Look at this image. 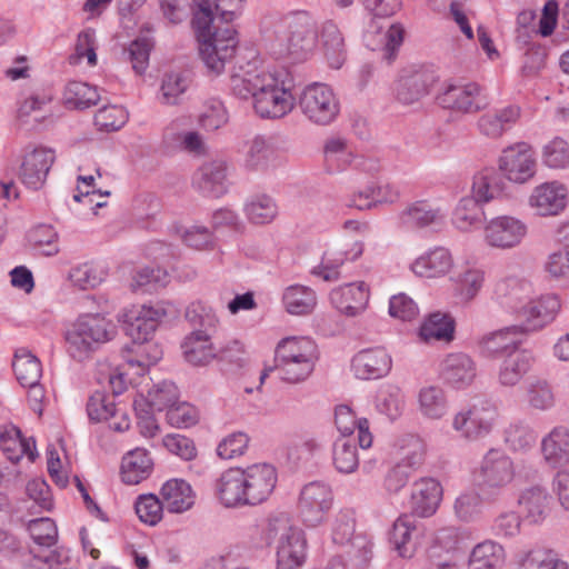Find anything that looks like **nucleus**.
<instances>
[{
	"label": "nucleus",
	"mask_w": 569,
	"mask_h": 569,
	"mask_svg": "<svg viewBox=\"0 0 569 569\" xmlns=\"http://www.w3.org/2000/svg\"><path fill=\"white\" fill-rule=\"evenodd\" d=\"M278 481L276 468L258 462L224 470L216 480V497L227 508L254 507L266 502Z\"/></svg>",
	"instance_id": "f257e3e1"
},
{
	"label": "nucleus",
	"mask_w": 569,
	"mask_h": 569,
	"mask_svg": "<svg viewBox=\"0 0 569 569\" xmlns=\"http://www.w3.org/2000/svg\"><path fill=\"white\" fill-rule=\"evenodd\" d=\"M213 20L211 1L194 6L192 26L199 41L200 57L210 72L220 74L226 62L233 58L238 40L237 32L230 27L212 32Z\"/></svg>",
	"instance_id": "f03ea898"
},
{
	"label": "nucleus",
	"mask_w": 569,
	"mask_h": 569,
	"mask_svg": "<svg viewBox=\"0 0 569 569\" xmlns=\"http://www.w3.org/2000/svg\"><path fill=\"white\" fill-rule=\"evenodd\" d=\"M319 359L316 342L308 337H286L274 349V365L264 370L260 377L264 381L269 371L277 372L278 378L296 385L306 381L315 370Z\"/></svg>",
	"instance_id": "7ed1b4c3"
},
{
	"label": "nucleus",
	"mask_w": 569,
	"mask_h": 569,
	"mask_svg": "<svg viewBox=\"0 0 569 569\" xmlns=\"http://www.w3.org/2000/svg\"><path fill=\"white\" fill-rule=\"evenodd\" d=\"M274 34L281 47L280 53L293 61L307 60L317 46L316 22L303 11L280 17L274 23Z\"/></svg>",
	"instance_id": "20e7f679"
},
{
	"label": "nucleus",
	"mask_w": 569,
	"mask_h": 569,
	"mask_svg": "<svg viewBox=\"0 0 569 569\" xmlns=\"http://www.w3.org/2000/svg\"><path fill=\"white\" fill-rule=\"evenodd\" d=\"M117 335L116 325L103 316L83 315L67 331V351L77 361H84Z\"/></svg>",
	"instance_id": "39448f33"
},
{
	"label": "nucleus",
	"mask_w": 569,
	"mask_h": 569,
	"mask_svg": "<svg viewBox=\"0 0 569 569\" xmlns=\"http://www.w3.org/2000/svg\"><path fill=\"white\" fill-rule=\"evenodd\" d=\"M267 538L274 540L277 569H301L307 558L305 532L290 522L286 513L268 519Z\"/></svg>",
	"instance_id": "423d86ee"
},
{
	"label": "nucleus",
	"mask_w": 569,
	"mask_h": 569,
	"mask_svg": "<svg viewBox=\"0 0 569 569\" xmlns=\"http://www.w3.org/2000/svg\"><path fill=\"white\" fill-rule=\"evenodd\" d=\"M292 88V79L284 70L270 71L253 100L257 114L264 119H280L290 113L296 102Z\"/></svg>",
	"instance_id": "0eeeda50"
},
{
	"label": "nucleus",
	"mask_w": 569,
	"mask_h": 569,
	"mask_svg": "<svg viewBox=\"0 0 569 569\" xmlns=\"http://www.w3.org/2000/svg\"><path fill=\"white\" fill-rule=\"evenodd\" d=\"M298 104L303 116L318 126L332 123L340 112V102L332 88L321 82L308 84L300 93Z\"/></svg>",
	"instance_id": "6e6552de"
},
{
	"label": "nucleus",
	"mask_w": 569,
	"mask_h": 569,
	"mask_svg": "<svg viewBox=\"0 0 569 569\" xmlns=\"http://www.w3.org/2000/svg\"><path fill=\"white\" fill-rule=\"evenodd\" d=\"M372 18L365 33L366 46L382 50L383 59L391 60V0H362Z\"/></svg>",
	"instance_id": "1a4fd4ad"
},
{
	"label": "nucleus",
	"mask_w": 569,
	"mask_h": 569,
	"mask_svg": "<svg viewBox=\"0 0 569 569\" xmlns=\"http://www.w3.org/2000/svg\"><path fill=\"white\" fill-rule=\"evenodd\" d=\"M333 503L331 488L320 481L306 485L300 492L299 515L307 527H317L325 521Z\"/></svg>",
	"instance_id": "9d476101"
},
{
	"label": "nucleus",
	"mask_w": 569,
	"mask_h": 569,
	"mask_svg": "<svg viewBox=\"0 0 569 569\" xmlns=\"http://www.w3.org/2000/svg\"><path fill=\"white\" fill-rule=\"evenodd\" d=\"M497 416V408L493 405L482 402L458 412L452 427L461 437L476 440L491 432Z\"/></svg>",
	"instance_id": "9b49d317"
},
{
	"label": "nucleus",
	"mask_w": 569,
	"mask_h": 569,
	"mask_svg": "<svg viewBox=\"0 0 569 569\" xmlns=\"http://www.w3.org/2000/svg\"><path fill=\"white\" fill-rule=\"evenodd\" d=\"M499 170L511 182L520 184L528 182L537 171L533 151L525 142L503 149L499 158Z\"/></svg>",
	"instance_id": "f8f14e48"
},
{
	"label": "nucleus",
	"mask_w": 569,
	"mask_h": 569,
	"mask_svg": "<svg viewBox=\"0 0 569 569\" xmlns=\"http://www.w3.org/2000/svg\"><path fill=\"white\" fill-rule=\"evenodd\" d=\"M439 77L431 68L409 66L400 70L397 80V99L411 104L429 93Z\"/></svg>",
	"instance_id": "ddd939ff"
},
{
	"label": "nucleus",
	"mask_w": 569,
	"mask_h": 569,
	"mask_svg": "<svg viewBox=\"0 0 569 569\" xmlns=\"http://www.w3.org/2000/svg\"><path fill=\"white\" fill-rule=\"evenodd\" d=\"M513 477L515 466L510 457L498 449H490L478 471L480 488L496 492L509 485Z\"/></svg>",
	"instance_id": "4468645a"
},
{
	"label": "nucleus",
	"mask_w": 569,
	"mask_h": 569,
	"mask_svg": "<svg viewBox=\"0 0 569 569\" xmlns=\"http://www.w3.org/2000/svg\"><path fill=\"white\" fill-rule=\"evenodd\" d=\"M332 540L341 546L350 543V555L359 566L367 565L371 558L372 542L366 536H355V517L351 510H342L337 515Z\"/></svg>",
	"instance_id": "2eb2a0df"
},
{
	"label": "nucleus",
	"mask_w": 569,
	"mask_h": 569,
	"mask_svg": "<svg viewBox=\"0 0 569 569\" xmlns=\"http://www.w3.org/2000/svg\"><path fill=\"white\" fill-rule=\"evenodd\" d=\"M166 316L161 308L150 306H132L121 316L127 336L132 341H147L152 339L160 320Z\"/></svg>",
	"instance_id": "dca6fc26"
},
{
	"label": "nucleus",
	"mask_w": 569,
	"mask_h": 569,
	"mask_svg": "<svg viewBox=\"0 0 569 569\" xmlns=\"http://www.w3.org/2000/svg\"><path fill=\"white\" fill-rule=\"evenodd\" d=\"M480 94L481 87L476 82L449 84L438 93L436 100L443 109L460 113H476L487 104Z\"/></svg>",
	"instance_id": "f3484780"
},
{
	"label": "nucleus",
	"mask_w": 569,
	"mask_h": 569,
	"mask_svg": "<svg viewBox=\"0 0 569 569\" xmlns=\"http://www.w3.org/2000/svg\"><path fill=\"white\" fill-rule=\"evenodd\" d=\"M526 234V223L511 216L496 217L485 227L487 243L500 249H510L518 246Z\"/></svg>",
	"instance_id": "a211bd4d"
},
{
	"label": "nucleus",
	"mask_w": 569,
	"mask_h": 569,
	"mask_svg": "<svg viewBox=\"0 0 569 569\" xmlns=\"http://www.w3.org/2000/svg\"><path fill=\"white\" fill-rule=\"evenodd\" d=\"M561 308L556 295H545L531 300L518 310V317L522 325L518 326L521 332L536 331L555 320Z\"/></svg>",
	"instance_id": "6ab92c4d"
},
{
	"label": "nucleus",
	"mask_w": 569,
	"mask_h": 569,
	"mask_svg": "<svg viewBox=\"0 0 569 569\" xmlns=\"http://www.w3.org/2000/svg\"><path fill=\"white\" fill-rule=\"evenodd\" d=\"M391 369V356L385 347L362 349L351 360V371L361 380L386 377Z\"/></svg>",
	"instance_id": "aec40b11"
},
{
	"label": "nucleus",
	"mask_w": 569,
	"mask_h": 569,
	"mask_svg": "<svg viewBox=\"0 0 569 569\" xmlns=\"http://www.w3.org/2000/svg\"><path fill=\"white\" fill-rule=\"evenodd\" d=\"M54 160V151L48 148H36L27 153L20 169L22 183L32 190L42 188Z\"/></svg>",
	"instance_id": "412c9836"
},
{
	"label": "nucleus",
	"mask_w": 569,
	"mask_h": 569,
	"mask_svg": "<svg viewBox=\"0 0 569 569\" xmlns=\"http://www.w3.org/2000/svg\"><path fill=\"white\" fill-rule=\"evenodd\" d=\"M477 376L475 361L466 353L448 355L440 365V377L449 386L462 389L472 383Z\"/></svg>",
	"instance_id": "4be33fe9"
},
{
	"label": "nucleus",
	"mask_w": 569,
	"mask_h": 569,
	"mask_svg": "<svg viewBox=\"0 0 569 569\" xmlns=\"http://www.w3.org/2000/svg\"><path fill=\"white\" fill-rule=\"evenodd\" d=\"M330 301L341 313L358 316L368 306L369 288L363 281L343 284L330 292Z\"/></svg>",
	"instance_id": "5701e85b"
},
{
	"label": "nucleus",
	"mask_w": 569,
	"mask_h": 569,
	"mask_svg": "<svg viewBox=\"0 0 569 569\" xmlns=\"http://www.w3.org/2000/svg\"><path fill=\"white\" fill-rule=\"evenodd\" d=\"M442 499L440 482L431 477H425L413 483L411 490V511L418 517L432 516Z\"/></svg>",
	"instance_id": "b1692460"
},
{
	"label": "nucleus",
	"mask_w": 569,
	"mask_h": 569,
	"mask_svg": "<svg viewBox=\"0 0 569 569\" xmlns=\"http://www.w3.org/2000/svg\"><path fill=\"white\" fill-rule=\"evenodd\" d=\"M279 163V153L271 138L256 136L247 141L243 166L250 171H266Z\"/></svg>",
	"instance_id": "393cba45"
},
{
	"label": "nucleus",
	"mask_w": 569,
	"mask_h": 569,
	"mask_svg": "<svg viewBox=\"0 0 569 569\" xmlns=\"http://www.w3.org/2000/svg\"><path fill=\"white\" fill-rule=\"evenodd\" d=\"M529 203L540 216H556L566 208L567 189L556 181L545 182L533 189Z\"/></svg>",
	"instance_id": "a878e982"
},
{
	"label": "nucleus",
	"mask_w": 569,
	"mask_h": 569,
	"mask_svg": "<svg viewBox=\"0 0 569 569\" xmlns=\"http://www.w3.org/2000/svg\"><path fill=\"white\" fill-rule=\"evenodd\" d=\"M193 183L206 197H221L227 192L226 162L217 160L204 163L194 174Z\"/></svg>",
	"instance_id": "bb28decb"
},
{
	"label": "nucleus",
	"mask_w": 569,
	"mask_h": 569,
	"mask_svg": "<svg viewBox=\"0 0 569 569\" xmlns=\"http://www.w3.org/2000/svg\"><path fill=\"white\" fill-rule=\"evenodd\" d=\"M269 73V70L260 69L254 63L249 62L246 68L239 66L230 77V89L239 99L254 100Z\"/></svg>",
	"instance_id": "cd10ccee"
},
{
	"label": "nucleus",
	"mask_w": 569,
	"mask_h": 569,
	"mask_svg": "<svg viewBox=\"0 0 569 569\" xmlns=\"http://www.w3.org/2000/svg\"><path fill=\"white\" fill-rule=\"evenodd\" d=\"M0 448L12 462H18L23 456L33 462L38 456L34 439L23 438L13 425L6 426L0 431Z\"/></svg>",
	"instance_id": "c85d7f7f"
},
{
	"label": "nucleus",
	"mask_w": 569,
	"mask_h": 569,
	"mask_svg": "<svg viewBox=\"0 0 569 569\" xmlns=\"http://www.w3.org/2000/svg\"><path fill=\"white\" fill-rule=\"evenodd\" d=\"M127 365L137 368L138 375H144L150 366L157 363L162 358L160 346L148 339L144 341H131L122 350Z\"/></svg>",
	"instance_id": "c756f323"
},
{
	"label": "nucleus",
	"mask_w": 569,
	"mask_h": 569,
	"mask_svg": "<svg viewBox=\"0 0 569 569\" xmlns=\"http://www.w3.org/2000/svg\"><path fill=\"white\" fill-rule=\"evenodd\" d=\"M453 266V259L448 249L436 247L417 258L411 264V270L427 278H436L448 273Z\"/></svg>",
	"instance_id": "7c9ffc66"
},
{
	"label": "nucleus",
	"mask_w": 569,
	"mask_h": 569,
	"mask_svg": "<svg viewBox=\"0 0 569 569\" xmlns=\"http://www.w3.org/2000/svg\"><path fill=\"white\" fill-rule=\"evenodd\" d=\"M320 49L327 63L332 69H340L346 61L345 39L338 26L332 21L322 24Z\"/></svg>",
	"instance_id": "2f4dec72"
},
{
	"label": "nucleus",
	"mask_w": 569,
	"mask_h": 569,
	"mask_svg": "<svg viewBox=\"0 0 569 569\" xmlns=\"http://www.w3.org/2000/svg\"><path fill=\"white\" fill-rule=\"evenodd\" d=\"M160 493L166 509L172 513H182L194 505L196 495L191 486L182 479L166 481Z\"/></svg>",
	"instance_id": "473e14b6"
},
{
	"label": "nucleus",
	"mask_w": 569,
	"mask_h": 569,
	"mask_svg": "<svg viewBox=\"0 0 569 569\" xmlns=\"http://www.w3.org/2000/svg\"><path fill=\"white\" fill-rule=\"evenodd\" d=\"M153 469V461L147 449L129 451L121 462V478L127 485H137L147 479Z\"/></svg>",
	"instance_id": "72a5a7b5"
},
{
	"label": "nucleus",
	"mask_w": 569,
	"mask_h": 569,
	"mask_svg": "<svg viewBox=\"0 0 569 569\" xmlns=\"http://www.w3.org/2000/svg\"><path fill=\"white\" fill-rule=\"evenodd\" d=\"M507 189L506 178L501 171L487 168L475 174L472 194L482 203L501 197Z\"/></svg>",
	"instance_id": "f704fd0d"
},
{
	"label": "nucleus",
	"mask_w": 569,
	"mask_h": 569,
	"mask_svg": "<svg viewBox=\"0 0 569 569\" xmlns=\"http://www.w3.org/2000/svg\"><path fill=\"white\" fill-rule=\"evenodd\" d=\"M541 450L545 460L552 468L562 467L569 462V429L556 427L543 438Z\"/></svg>",
	"instance_id": "c9c22d12"
},
{
	"label": "nucleus",
	"mask_w": 569,
	"mask_h": 569,
	"mask_svg": "<svg viewBox=\"0 0 569 569\" xmlns=\"http://www.w3.org/2000/svg\"><path fill=\"white\" fill-rule=\"evenodd\" d=\"M184 359L193 366H206L217 357V350L208 333L190 332L181 345Z\"/></svg>",
	"instance_id": "e433bc0d"
},
{
	"label": "nucleus",
	"mask_w": 569,
	"mask_h": 569,
	"mask_svg": "<svg viewBox=\"0 0 569 569\" xmlns=\"http://www.w3.org/2000/svg\"><path fill=\"white\" fill-rule=\"evenodd\" d=\"M505 558V549L500 543L493 540H485L471 550L468 569H501Z\"/></svg>",
	"instance_id": "4c0bfd02"
},
{
	"label": "nucleus",
	"mask_w": 569,
	"mask_h": 569,
	"mask_svg": "<svg viewBox=\"0 0 569 569\" xmlns=\"http://www.w3.org/2000/svg\"><path fill=\"white\" fill-rule=\"evenodd\" d=\"M282 303L290 315H310L317 306V295L310 287L291 284L282 292Z\"/></svg>",
	"instance_id": "58836bf2"
},
{
	"label": "nucleus",
	"mask_w": 569,
	"mask_h": 569,
	"mask_svg": "<svg viewBox=\"0 0 569 569\" xmlns=\"http://www.w3.org/2000/svg\"><path fill=\"white\" fill-rule=\"evenodd\" d=\"M417 531L416 520L412 516H400L393 522V550L401 559H411L417 551V540L415 533Z\"/></svg>",
	"instance_id": "ea45409f"
},
{
	"label": "nucleus",
	"mask_w": 569,
	"mask_h": 569,
	"mask_svg": "<svg viewBox=\"0 0 569 569\" xmlns=\"http://www.w3.org/2000/svg\"><path fill=\"white\" fill-rule=\"evenodd\" d=\"M419 335L427 343L449 342L455 336V320L449 313L433 312L421 325Z\"/></svg>",
	"instance_id": "a19ab883"
},
{
	"label": "nucleus",
	"mask_w": 569,
	"mask_h": 569,
	"mask_svg": "<svg viewBox=\"0 0 569 569\" xmlns=\"http://www.w3.org/2000/svg\"><path fill=\"white\" fill-rule=\"evenodd\" d=\"M517 569H569V563L555 549L537 547L519 558Z\"/></svg>",
	"instance_id": "79ce46f5"
},
{
	"label": "nucleus",
	"mask_w": 569,
	"mask_h": 569,
	"mask_svg": "<svg viewBox=\"0 0 569 569\" xmlns=\"http://www.w3.org/2000/svg\"><path fill=\"white\" fill-rule=\"evenodd\" d=\"M393 455V461H397V472L403 468H418L422 465L425 458V443L415 436L407 435L398 439Z\"/></svg>",
	"instance_id": "37998d69"
},
{
	"label": "nucleus",
	"mask_w": 569,
	"mask_h": 569,
	"mask_svg": "<svg viewBox=\"0 0 569 569\" xmlns=\"http://www.w3.org/2000/svg\"><path fill=\"white\" fill-rule=\"evenodd\" d=\"M12 368L17 380L22 387L34 386L40 382L42 365L28 349L20 348L16 351Z\"/></svg>",
	"instance_id": "c03bdc74"
},
{
	"label": "nucleus",
	"mask_w": 569,
	"mask_h": 569,
	"mask_svg": "<svg viewBox=\"0 0 569 569\" xmlns=\"http://www.w3.org/2000/svg\"><path fill=\"white\" fill-rule=\"evenodd\" d=\"M518 502L525 518L530 522L538 523L546 518L549 497L545 489L540 487L529 488L521 493Z\"/></svg>",
	"instance_id": "a18cd8bd"
},
{
	"label": "nucleus",
	"mask_w": 569,
	"mask_h": 569,
	"mask_svg": "<svg viewBox=\"0 0 569 569\" xmlns=\"http://www.w3.org/2000/svg\"><path fill=\"white\" fill-rule=\"evenodd\" d=\"M530 369V357L522 351L513 350L502 361L498 372L499 382L506 387L517 385Z\"/></svg>",
	"instance_id": "49530a36"
},
{
	"label": "nucleus",
	"mask_w": 569,
	"mask_h": 569,
	"mask_svg": "<svg viewBox=\"0 0 569 569\" xmlns=\"http://www.w3.org/2000/svg\"><path fill=\"white\" fill-rule=\"evenodd\" d=\"M363 244L359 241L353 242L350 250L339 252L336 257L329 258L325 256L321 263L312 268L311 273L322 278L325 281H336L339 279V267L345 261H353L362 254Z\"/></svg>",
	"instance_id": "de8ad7c7"
},
{
	"label": "nucleus",
	"mask_w": 569,
	"mask_h": 569,
	"mask_svg": "<svg viewBox=\"0 0 569 569\" xmlns=\"http://www.w3.org/2000/svg\"><path fill=\"white\" fill-rule=\"evenodd\" d=\"M63 99L69 108L83 110L97 104L100 100V94L97 87L73 80L67 83Z\"/></svg>",
	"instance_id": "09e8293b"
},
{
	"label": "nucleus",
	"mask_w": 569,
	"mask_h": 569,
	"mask_svg": "<svg viewBox=\"0 0 569 569\" xmlns=\"http://www.w3.org/2000/svg\"><path fill=\"white\" fill-rule=\"evenodd\" d=\"M332 463L340 473H352L359 467L358 449L355 440L339 437L332 446Z\"/></svg>",
	"instance_id": "8fccbe9b"
},
{
	"label": "nucleus",
	"mask_w": 569,
	"mask_h": 569,
	"mask_svg": "<svg viewBox=\"0 0 569 569\" xmlns=\"http://www.w3.org/2000/svg\"><path fill=\"white\" fill-rule=\"evenodd\" d=\"M192 82L190 72L188 71H170L164 73L160 93L161 102L166 104H178L180 97L189 89Z\"/></svg>",
	"instance_id": "3c124183"
},
{
	"label": "nucleus",
	"mask_w": 569,
	"mask_h": 569,
	"mask_svg": "<svg viewBox=\"0 0 569 569\" xmlns=\"http://www.w3.org/2000/svg\"><path fill=\"white\" fill-rule=\"evenodd\" d=\"M442 218L439 209H432L426 202L413 203L399 216L400 223L407 228H423L437 224Z\"/></svg>",
	"instance_id": "603ef678"
},
{
	"label": "nucleus",
	"mask_w": 569,
	"mask_h": 569,
	"mask_svg": "<svg viewBox=\"0 0 569 569\" xmlns=\"http://www.w3.org/2000/svg\"><path fill=\"white\" fill-rule=\"evenodd\" d=\"M244 213L250 222L254 224H267L277 217L278 207L270 196L257 194L252 196L246 202Z\"/></svg>",
	"instance_id": "864d4df0"
},
{
	"label": "nucleus",
	"mask_w": 569,
	"mask_h": 569,
	"mask_svg": "<svg viewBox=\"0 0 569 569\" xmlns=\"http://www.w3.org/2000/svg\"><path fill=\"white\" fill-rule=\"evenodd\" d=\"M325 158L331 171L341 172L356 160L351 148L341 138L329 139L325 144Z\"/></svg>",
	"instance_id": "5fc2aeb1"
},
{
	"label": "nucleus",
	"mask_w": 569,
	"mask_h": 569,
	"mask_svg": "<svg viewBox=\"0 0 569 569\" xmlns=\"http://www.w3.org/2000/svg\"><path fill=\"white\" fill-rule=\"evenodd\" d=\"M418 402L425 417L440 419L446 415L447 399L443 390L438 386H428L420 389Z\"/></svg>",
	"instance_id": "6e6d98bb"
},
{
	"label": "nucleus",
	"mask_w": 569,
	"mask_h": 569,
	"mask_svg": "<svg viewBox=\"0 0 569 569\" xmlns=\"http://www.w3.org/2000/svg\"><path fill=\"white\" fill-rule=\"evenodd\" d=\"M455 283L456 296L462 302H470L483 287L485 272L481 269L468 268L457 276Z\"/></svg>",
	"instance_id": "4d7b16f0"
},
{
	"label": "nucleus",
	"mask_w": 569,
	"mask_h": 569,
	"mask_svg": "<svg viewBox=\"0 0 569 569\" xmlns=\"http://www.w3.org/2000/svg\"><path fill=\"white\" fill-rule=\"evenodd\" d=\"M481 201L476 197L462 198L453 212V222L460 230H469L472 227H479L482 223L483 211L480 207Z\"/></svg>",
	"instance_id": "13d9d810"
},
{
	"label": "nucleus",
	"mask_w": 569,
	"mask_h": 569,
	"mask_svg": "<svg viewBox=\"0 0 569 569\" xmlns=\"http://www.w3.org/2000/svg\"><path fill=\"white\" fill-rule=\"evenodd\" d=\"M518 332H521L518 326H512L485 335L479 341L481 352L486 356H496L498 353L507 352L509 349H512L513 351L517 343L509 337V335Z\"/></svg>",
	"instance_id": "bf43d9fd"
},
{
	"label": "nucleus",
	"mask_w": 569,
	"mask_h": 569,
	"mask_svg": "<svg viewBox=\"0 0 569 569\" xmlns=\"http://www.w3.org/2000/svg\"><path fill=\"white\" fill-rule=\"evenodd\" d=\"M186 318L196 328L193 331L208 333L209 338L216 332L219 323L216 312L201 303H192L186 311Z\"/></svg>",
	"instance_id": "052dcab7"
},
{
	"label": "nucleus",
	"mask_w": 569,
	"mask_h": 569,
	"mask_svg": "<svg viewBox=\"0 0 569 569\" xmlns=\"http://www.w3.org/2000/svg\"><path fill=\"white\" fill-rule=\"evenodd\" d=\"M120 409L113 400L102 391H96L87 402V413L92 421H102L116 418Z\"/></svg>",
	"instance_id": "680f3d73"
},
{
	"label": "nucleus",
	"mask_w": 569,
	"mask_h": 569,
	"mask_svg": "<svg viewBox=\"0 0 569 569\" xmlns=\"http://www.w3.org/2000/svg\"><path fill=\"white\" fill-rule=\"evenodd\" d=\"M164 508L163 500L152 493L139 496L134 503L137 516L149 526H154L162 519Z\"/></svg>",
	"instance_id": "e2e57ef3"
},
{
	"label": "nucleus",
	"mask_w": 569,
	"mask_h": 569,
	"mask_svg": "<svg viewBox=\"0 0 569 569\" xmlns=\"http://www.w3.org/2000/svg\"><path fill=\"white\" fill-rule=\"evenodd\" d=\"M29 242L44 256H54L59 252L58 233L52 226L39 224L30 230Z\"/></svg>",
	"instance_id": "0e129e2a"
},
{
	"label": "nucleus",
	"mask_w": 569,
	"mask_h": 569,
	"mask_svg": "<svg viewBox=\"0 0 569 569\" xmlns=\"http://www.w3.org/2000/svg\"><path fill=\"white\" fill-rule=\"evenodd\" d=\"M199 122L207 131H214L228 122V112L222 101L216 98L204 101Z\"/></svg>",
	"instance_id": "69168bd1"
},
{
	"label": "nucleus",
	"mask_w": 569,
	"mask_h": 569,
	"mask_svg": "<svg viewBox=\"0 0 569 569\" xmlns=\"http://www.w3.org/2000/svg\"><path fill=\"white\" fill-rule=\"evenodd\" d=\"M28 531L33 541L39 546L51 547L57 542L58 528L50 518L43 517L30 520Z\"/></svg>",
	"instance_id": "338daca9"
},
{
	"label": "nucleus",
	"mask_w": 569,
	"mask_h": 569,
	"mask_svg": "<svg viewBox=\"0 0 569 569\" xmlns=\"http://www.w3.org/2000/svg\"><path fill=\"white\" fill-rule=\"evenodd\" d=\"M543 163L552 169L569 167V144L561 138H555L545 146L542 152Z\"/></svg>",
	"instance_id": "774afa93"
}]
</instances>
